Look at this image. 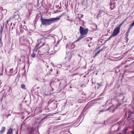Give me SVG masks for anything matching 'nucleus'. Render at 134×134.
Masks as SVG:
<instances>
[{"label":"nucleus","instance_id":"nucleus-1","mask_svg":"<svg viewBox=\"0 0 134 134\" xmlns=\"http://www.w3.org/2000/svg\"><path fill=\"white\" fill-rule=\"evenodd\" d=\"M79 31L81 35L80 36L82 38L86 37L87 36L88 32V29H85L84 28L80 26Z\"/></svg>","mask_w":134,"mask_h":134},{"label":"nucleus","instance_id":"nucleus-2","mask_svg":"<svg viewBox=\"0 0 134 134\" xmlns=\"http://www.w3.org/2000/svg\"><path fill=\"white\" fill-rule=\"evenodd\" d=\"M41 21L42 24L46 26L49 25L51 24L50 18L47 19L41 18Z\"/></svg>","mask_w":134,"mask_h":134},{"label":"nucleus","instance_id":"nucleus-3","mask_svg":"<svg viewBox=\"0 0 134 134\" xmlns=\"http://www.w3.org/2000/svg\"><path fill=\"white\" fill-rule=\"evenodd\" d=\"M120 26L115 28L112 34V36H115L119 34L120 30Z\"/></svg>","mask_w":134,"mask_h":134},{"label":"nucleus","instance_id":"nucleus-4","mask_svg":"<svg viewBox=\"0 0 134 134\" xmlns=\"http://www.w3.org/2000/svg\"><path fill=\"white\" fill-rule=\"evenodd\" d=\"M61 16H60L56 18H50L51 24L52 23L59 21L60 19Z\"/></svg>","mask_w":134,"mask_h":134},{"label":"nucleus","instance_id":"nucleus-5","mask_svg":"<svg viewBox=\"0 0 134 134\" xmlns=\"http://www.w3.org/2000/svg\"><path fill=\"white\" fill-rule=\"evenodd\" d=\"M108 110H110V111L111 112H114L115 111V108L114 107V106H111L110 108H109Z\"/></svg>","mask_w":134,"mask_h":134},{"label":"nucleus","instance_id":"nucleus-6","mask_svg":"<svg viewBox=\"0 0 134 134\" xmlns=\"http://www.w3.org/2000/svg\"><path fill=\"white\" fill-rule=\"evenodd\" d=\"M7 134H13V130L11 128L8 130Z\"/></svg>","mask_w":134,"mask_h":134},{"label":"nucleus","instance_id":"nucleus-7","mask_svg":"<svg viewBox=\"0 0 134 134\" xmlns=\"http://www.w3.org/2000/svg\"><path fill=\"white\" fill-rule=\"evenodd\" d=\"M5 127H2V129L0 131V133H3L5 131Z\"/></svg>","mask_w":134,"mask_h":134},{"label":"nucleus","instance_id":"nucleus-8","mask_svg":"<svg viewBox=\"0 0 134 134\" xmlns=\"http://www.w3.org/2000/svg\"><path fill=\"white\" fill-rule=\"evenodd\" d=\"M103 12V10H99V13L98 14V15H97V16H99V15H101Z\"/></svg>","mask_w":134,"mask_h":134},{"label":"nucleus","instance_id":"nucleus-9","mask_svg":"<svg viewBox=\"0 0 134 134\" xmlns=\"http://www.w3.org/2000/svg\"><path fill=\"white\" fill-rule=\"evenodd\" d=\"M34 133V130L33 129H31L29 132L28 134H33Z\"/></svg>","mask_w":134,"mask_h":134},{"label":"nucleus","instance_id":"nucleus-10","mask_svg":"<svg viewBox=\"0 0 134 134\" xmlns=\"http://www.w3.org/2000/svg\"><path fill=\"white\" fill-rule=\"evenodd\" d=\"M10 20V18H9L6 21V22L5 23V27H7V25L8 24V22Z\"/></svg>","mask_w":134,"mask_h":134},{"label":"nucleus","instance_id":"nucleus-11","mask_svg":"<svg viewBox=\"0 0 134 134\" xmlns=\"http://www.w3.org/2000/svg\"><path fill=\"white\" fill-rule=\"evenodd\" d=\"M21 88L24 89H25V85L24 84H22L21 85Z\"/></svg>","mask_w":134,"mask_h":134},{"label":"nucleus","instance_id":"nucleus-12","mask_svg":"<svg viewBox=\"0 0 134 134\" xmlns=\"http://www.w3.org/2000/svg\"><path fill=\"white\" fill-rule=\"evenodd\" d=\"M47 117V116H45L41 120V121H40V122H43V121L44 120H45L46 118Z\"/></svg>","mask_w":134,"mask_h":134},{"label":"nucleus","instance_id":"nucleus-13","mask_svg":"<svg viewBox=\"0 0 134 134\" xmlns=\"http://www.w3.org/2000/svg\"><path fill=\"white\" fill-rule=\"evenodd\" d=\"M82 38L80 36L78 37L77 39V40L75 41V42H77L79 40H81Z\"/></svg>","mask_w":134,"mask_h":134},{"label":"nucleus","instance_id":"nucleus-14","mask_svg":"<svg viewBox=\"0 0 134 134\" xmlns=\"http://www.w3.org/2000/svg\"><path fill=\"white\" fill-rule=\"evenodd\" d=\"M35 54L34 52H33V53L31 54V56L32 58H34L35 57Z\"/></svg>","mask_w":134,"mask_h":134},{"label":"nucleus","instance_id":"nucleus-15","mask_svg":"<svg viewBox=\"0 0 134 134\" xmlns=\"http://www.w3.org/2000/svg\"><path fill=\"white\" fill-rule=\"evenodd\" d=\"M65 59H68V60H66V62H69L70 60V58H69V57H66L65 58Z\"/></svg>","mask_w":134,"mask_h":134},{"label":"nucleus","instance_id":"nucleus-16","mask_svg":"<svg viewBox=\"0 0 134 134\" xmlns=\"http://www.w3.org/2000/svg\"><path fill=\"white\" fill-rule=\"evenodd\" d=\"M134 26V21L132 24L130 26V27L131 28H132L133 26Z\"/></svg>","mask_w":134,"mask_h":134},{"label":"nucleus","instance_id":"nucleus-17","mask_svg":"<svg viewBox=\"0 0 134 134\" xmlns=\"http://www.w3.org/2000/svg\"><path fill=\"white\" fill-rule=\"evenodd\" d=\"M122 25V24H120V25H119L118 27H119L120 26V28H121V26Z\"/></svg>","mask_w":134,"mask_h":134},{"label":"nucleus","instance_id":"nucleus-18","mask_svg":"<svg viewBox=\"0 0 134 134\" xmlns=\"http://www.w3.org/2000/svg\"><path fill=\"white\" fill-rule=\"evenodd\" d=\"M15 16L16 17V19H17L19 16L18 15H15Z\"/></svg>","mask_w":134,"mask_h":134},{"label":"nucleus","instance_id":"nucleus-19","mask_svg":"<svg viewBox=\"0 0 134 134\" xmlns=\"http://www.w3.org/2000/svg\"><path fill=\"white\" fill-rule=\"evenodd\" d=\"M133 107H132L133 109L134 110V102L133 103Z\"/></svg>","mask_w":134,"mask_h":134},{"label":"nucleus","instance_id":"nucleus-20","mask_svg":"<svg viewBox=\"0 0 134 134\" xmlns=\"http://www.w3.org/2000/svg\"><path fill=\"white\" fill-rule=\"evenodd\" d=\"M114 37V36H112V35H111V36L109 38H108V40H109L111 38V37Z\"/></svg>","mask_w":134,"mask_h":134},{"label":"nucleus","instance_id":"nucleus-21","mask_svg":"<svg viewBox=\"0 0 134 134\" xmlns=\"http://www.w3.org/2000/svg\"><path fill=\"white\" fill-rule=\"evenodd\" d=\"M39 45V44L38 43H37L36 44V47H37Z\"/></svg>","mask_w":134,"mask_h":134},{"label":"nucleus","instance_id":"nucleus-22","mask_svg":"<svg viewBox=\"0 0 134 134\" xmlns=\"http://www.w3.org/2000/svg\"><path fill=\"white\" fill-rule=\"evenodd\" d=\"M51 64L52 65V66L54 67V64H53V63H51Z\"/></svg>","mask_w":134,"mask_h":134},{"label":"nucleus","instance_id":"nucleus-23","mask_svg":"<svg viewBox=\"0 0 134 134\" xmlns=\"http://www.w3.org/2000/svg\"><path fill=\"white\" fill-rule=\"evenodd\" d=\"M13 70V68H12L11 69H10L9 70H10V71H12Z\"/></svg>","mask_w":134,"mask_h":134},{"label":"nucleus","instance_id":"nucleus-24","mask_svg":"<svg viewBox=\"0 0 134 134\" xmlns=\"http://www.w3.org/2000/svg\"><path fill=\"white\" fill-rule=\"evenodd\" d=\"M98 85L99 86V87H100V86H101V84H100V83H99L98 84Z\"/></svg>","mask_w":134,"mask_h":134},{"label":"nucleus","instance_id":"nucleus-25","mask_svg":"<svg viewBox=\"0 0 134 134\" xmlns=\"http://www.w3.org/2000/svg\"><path fill=\"white\" fill-rule=\"evenodd\" d=\"M52 102V100H49V101L48 102V103H49L50 102V103H51V102Z\"/></svg>","mask_w":134,"mask_h":134},{"label":"nucleus","instance_id":"nucleus-26","mask_svg":"<svg viewBox=\"0 0 134 134\" xmlns=\"http://www.w3.org/2000/svg\"><path fill=\"white\" fill-rule=\"evenodd\" d=\"M4 10L5 11V12L6 13L7 12V10L6 9H5Z\"/></svg>","mask_w":134,"mask_h":134},{"label":"nucleus","instance_id":"nucleus-27","mask_svg":"<svg viewBox=\"0 0 134 134\" xmlns=\"http://www.w3.org/2000/svg\"><path fill=\"white\" fill-rule=\"evenodd\" d=\"M129 30H128V32L127 33H126V34H127V35H128V33H129Z\"/></svg>","mask_w":134,"mask_h":134},{"label":"nucleus","instance_id":"nucleus-28","mask_svg":"<svg viewBox=\"0 0 134 134\" xmlns=\"http://www.w3.org/2000/svg\"><path fill=\"white\" fill-rule=\"evenodd\" d=\"M129 30H128V32L127 33H126V34H127V35H128V33H129Z\"/></svg>","mask_w":134,"mask_h":134},{"label":"nucleus","instance_id":"nucleus-29","mask_svg":"<svg viewBox=\"0 0 134 134\" xmlns=\"http://www.w3.org/2000/svg\"><path fill=\"white\" fill-rule=\"evenodd\" d=\"M100 51H98L97 53H99L100 52Z\"/></svg>","mask_w":134,"mask_h":134},{"label":"nucleus","instance_id":"nucleus-30","mask_svg":"<svg viewBox=\"0 0 134 134\" xmlns=\"http://www.w3.org/2000/svg\"><path fill=\"white\" fill-rule=\"evenodd\" d=\"M1 38H0V43H1Z\"/></svg>","mask_w":134,"mask_h":134},{"label":"nucleus","instance_id":"nucleus-31","mask_svg":"<svg viewBox=\"0 0 134 134\" xmlns=\"http://www.w3.org/2000/svg\"><path fill=\"white\" fill-rule=\"evenodd\" d=\"M50 71H52V70H50Z\"/></svg>","mask_w":134,"mask_h":134},{"label":"nucleus","instance_id":"nucleus-32","mask_svg":"<svg viewBox=\"0 0 134 134\" xmlns=\"http://www.w3.org/2000/svg\"><path fill=\"white\" fill-rule=\"evenodd\" d=\"M47 48H48V46L47 45Z\"/></svg>","mask_w":134,"mask_h":134},{"label":"nucleus","instance_id":"nucleus-33","mask_svg":"<svg viewBox=\"0 0 134 134\" xmlns=\"http://www.w3.org/2000/svg\"><path fill=\"white\" fill-rule=\"evenodd\" d=\"M132 133L133 134H134V132H133Z\"/></svg>","mask_w":134,"mask_h":134},{"label":"nucleus","instance_id":"nucleus-34","mask_svg":"<svg viewBox=\"0 0 134 134\" xmlns=\"http://www.w3.org/2000/svg\"><path fill=\"white\" fill-rule=\"evenodd\" d=\"M88 46L90 47V45H88Z\"/></svg>","mask_w":134,"mask_h":134},{"label":"nucleus","instance_id":"nucleus-35","mask_svg":"<svg viewBox=\"0 0 134 134\" xmlns=\"http://www.w3.org/2000/svg\"><path fill=\"white\" fill-rule=\"evenodd\" d=\"M57 74H58V71H57Z\"/></svg>","mask_w":134,"mask_h":134}]
</instances>
